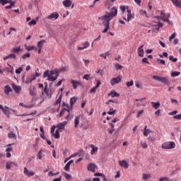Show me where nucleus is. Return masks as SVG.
Listing matches in <instances>:
<instances>
[{
	"label": "nucleus",
	"mask_w": 181,
	"mask_h": 181,
	"mask_svg": "<svg viewBox=\"0 0 181 181\" xmlns=\"http://www.w3.org/2000/svg\"><path fill=\"white\" fill-rule=\"evenodd\" d=\"M106 14L100 16L98 18L99 21H103V25H104V30L102 31L103 33H107L108 32V29H110V21H112L115 18V16H117L118 15V9L117 7L113 6L110 9V12L108 13V11L105 12Z\"/></svg>",
	"instance_id": "nucleus-1"
},
{
	"label": "nucleus",
	"mask_w": 181,
	"mask_h": 181,
	"mask_svg": "<svg viewBox=\"0 0 181 181\" xmlns=\"http://www.w3.org/2000/svg\"><path fill=\"white\" fill-rule=\"evenodd\" d=\"M43 77L46 78L48 81H56L59 77V74L56 71H46L44 72Z\"/></svg>",
	"instance_id": "nucleus-2"
},
{
	"label": "nucleus",
	"mask_w": 181,
	"mask_h": 181,
	"mask_svg": "<svg viewBox=\"0 0 181 181\" xmlns=\"http://www.w3.org/2000/svg\"><path fill=\"white\" fill-rule=\"evenodd\" d=\"M122 18L126 22H129L132 19H134V16L131 13V10L127 8V11L124 13H122Z\"/></svg>",
	"instance_id": "nucleus-3"
},
{
	"label": "nucleus",
	"mask_w": 181,
	"mask_h": 181,
	"mask_svg": "<svg viewBox=\"0 0 181 181\" xmlns=\"http://www.w3.org/2000/svg\"><path fill=\"white\" fill-rule=\"evenodd\" d=\"M162 149H175L176 148V144H175V141H167L164 142L161 145Z\"/></svg>",
	"instance_id": "nucleus-4"
},
{
	"label": "nucleus",
	"mask_w": 181,
	"mask_h": 181,
	"mask_svg": "<svg viewBox=\"0 0 181 181\" xmlns=\"http://www.w3.org/2000/svg\"><path fill=\"white\" fill-rule=\"evenodd\" d=\"M161 16L157 17L158 19H162L163 22H167L168 25H173V22L169 21V18H170V13L165 14L163 11H161Z\"/></svg>",
	"instance_id": "nucleus-5"
},
{
	"label": "nucleus",
	"mask_w": 181,
	"mask_h": 181,
	"mask_svg": "<svg viewBox=\"0 0 181 181\" xmlns=\"http://www.w3.org/2000/svg\"><path fill=\"white\" fill-rule=\"evenodd\" d=\"M153 80H156L157 81H160V83H163V84H165L166 86H169L170 84V81H169V79L166 77H160L158 76H153Z\"/></svg>",
	"instance_id": "nucleus-6"
},
{
	"label": "nucleus",
	"mask_w": 181,
	"mask_h": 181,
	"mask_svg": "<svg viewBox=\"0 0 181 181\" xmlns=\"http://www.w3.org/2000/svg\"><path fill=\"white\" fill-rule=\"evenodd\" d=\"M155 26V28L148 30V33H151V32H153V33H158V32H159V28H163V24H162L161 23H157Z\"/></svg>",
	"instance_id": "nucleus-7"
},
{
	"label": "nucleus",
	"mask_w": 181,
	"mask_h": 181,
	"mask_svg": "<svg viewBox=\"0 0 181 181\" xmlns=\"http://www.w3.org/2000/svg\"><path fill=\"white\" fill-rule=\"evenodd\" d=\"M59 18V13L57 12H54L51 13L49 16L47 17V19H49V21H56V19Z\"/></svg>",
	"instance_id": "nucleus-8"
},
{
	"label": "nucleus",
	"mask_w": 181,
	"mask_h": 181,
	"mask_svg": "<svg viewBox=\"0 0 181 181\" xmlns=\"http://www.w3.org/2000/svg\"><path fill=\"white\" fill-rule=\"evenodd\" d=\"M67 124V122H63L62 123H59L56 126V128H57V130H59V132H62L63 129H64V127Z\"/></svg>",
	"instance_id": "nucleus-9"
},
{
	"label": "nucleus",
	"mask_w": 181,
	"mask_h": 181,
	"mask_svg": "<svg viewBox=\"0 0 181 181\" xmlns=\"http://www.w3.org/2000/svg\"><path fill=\"white\" fill-rule=\"evenodd\" d=\"M121 76H117V78H113L110 81L111 86H115V84H118L119 83H121Z\"/></svg>",
	"instance_id": "nucleus-10"
},
{
	"label": "nucleus",
	"mask_w": 181,
	"mask_h": 181,
	"mask_svg": "<svg viewBox=\"0 0 181 181\" xmlns=\"http://www.w3.org/2000/svg\"><path fill=\"white\" fill-rule=\"evenodd\" d=\"M11 86H12L13 90H14V91L16 94H19L21 93L22 88L20 86L15 85V83H12Z\"/></svg>",
	"instance_id": "nucleus-11"
},
{
	"label": "nucleus",
	"mask_w": 181,
	"mask_h": 181,
	"mask_svg": "<svg viewBox=\"0 0 181 181\" xmlns=\"http://www.w3.org/2000/svg\"><path fill=\"white\" fill-rule=\"evenodd\" d=\"M119 165H120L122 168H124V169H128V168H129V164H128L125 160H119Z\"/></svg>",
	"instance_id": "nucleus-12"
},
{
	"label": "nucleus",
	"mask_w": 181,
	"mask_h": 181,
	"mask_svg": "<svg viewBox=\"0 0 181 181\" xmlns=\"http://www.w3.org/2000/svg\"><path fill=\"white\" fill-rule=\"evenodd\" d=\"M95 164L90 163L88 165V170H89L90 172H95Z\"/></svg>",
	"instance_id": "nucleus-13"
},
{
	"label": "nucleus",
	"mask_w": 181,
	"mask_h": 181,
	"mask_svg": "<svg viewBox=\"0 0 181 181\" xmlns=\"http://www.w3.org/2000/svg\"><path fill=\"white\" fill-rule=\"evenodd\" d=\"M4 93L6 95H9V93H12V88L9 85L4 86Z\"/></svg>",
	"instance_id": "nucleus-14"
},
{
	"label": "nucleus",
	"mask_w": 181,
	"mask_h": 181,
	"mask_svg": "<svg viewBox=\"0 0 181 181\" xmlns=\"http://www.w3.org/2000/svg\"><path fill=\"white\" fill-rule=\"evenodd\" d=\"M144 45H141L140 47L138 48V54L140 57H144Z\"/></svg>",
	"instance_id": "nucleus-15"
},
{
	"label": "nucleus",
	"mask_w": 181,
	"mask_h": 181,
	"mask_svg": "<svg viewBox=\"0 0 181 181\" xmlns=\"http://www.w3.org/2000/svg\"><path fill=\"white\" fill-rule=\"evenodd\" d=\"M71 83L73 85V88H74V90H76V88H77V87H78V86H81V84L79 81L74 80H72Z\"/></svg>",
	"instance_id": "nucleus-16"
},
{
	"label": "nucleus",
	"mask_w": 181,
	"mask_h": 181,
	"mask_svg": "<svg viewBox=\"0 0 181 181\" xmlns=\"http://www.w3.org/2000/svg\"><path fill=\"white\" fill-rule=\"evenodd\" d=\"M65 8H70L71 6V0H65L62 2Z\"/></svg>",
	"instance_id": "nucleus-17"
},
{
	"label": "nucleus",
	"mask_w": 181,
	"mask_h": 181,
	"mask_svg": "<svg viewBox=\"0 0 181 181\" xmlns=\"http://www.w3.org/2000/svg\"><path fill=\"white\" fill-rule=\"evenodd\" d=\"M88 46H90V42H86L85 43H83V47H78V50H84V49H87Z\"/></svg>",
	"instance_id": "nucleus-18"
},
{
	"label": "nucleus",
	"mask_w": 181,
	"mask_h": 181,
	"mask_svg": "<svg viewBox=\"0 0 181 181\" xmlns=\"http://www.w3.org/2000/svg\"><path fill=\"white\" fill-rule=\"evenodd\" d=\"M3 112L6 115V117H9V115L11 114V109L8 107H5L3 110Z\"/></svg>",
	"instance_id": "nucleus-19"
},
{
	"label": "nucleus",
	"mask_w": 181,
	"mask_h": 181,
	"mask_svg": "<svg viewBox=\"0 0 181 181\" xmlns=\"http://www.w3.org/2000/svg\"><path fill=\"white\" fill-rule=\"evenodd\" d=\"M108 96L111 97L112 98H114L115 97H119V94L115 91H113V92H110L108 94Z\"/></svg>",
	"instance_id": "nucleus-20"
},
{
	"label": "nucleus",
	"mask_w": 181,
	"mask_h": 181,
	"mask_svg": "<svg viewBox=\"0 0 181 181\" xmlns=\"http://www.w3.org/2000/svg\"><path fill=\"white\" fill-rule=\"evenodd\" d=\"M173 4L177 8H181V1L179 0H172Z\"/></svg>",
	"instance_id": "nucleus-21"
},
{
	"label": "nucleus",
	"mask_w": 181,
	"mask_h": 181,
	"mask_svg": "<svg viewBox=\"0 0 181 181\" xmlns=\"http://www.w3.org/2000/svg\"><path fill=\"white\" fill-rule=\"evenodd\" d=\"M100 84H101V82L100 81H98L96 86L90 89V93H95V90L96 88L100 87Z\"/></svg>",
	"instance_id": "nucleus-22"
},
{
	"label": "nucleus",
	"mask_w": 181,
	"mask_h": 181,
	"mask_svg": "<svg viewBox=\"0 0 181 181\" xmlns=\"http://www.w3.org/2000/svg\"><path fill=\"white\" fill-rule=\"evenodd\" d=\"M78 124H80V116H77L75 118V120H74V127H75V128H77V127H78Z\"/></svg>",
	"instance_id": "nucleus-23"
},
{
	"label": "nucleus",
	"mask_w": 181,
	"mask_h": 181,
	"mask_svg": "<svg viewBox=\"0 0 181 181\" xmlns=\"http://www.w3.org/2000/svg\"><path fill=\"white\" fill-rule=\"evenodd\" d=\"M152 106L153 107V108H155V110H158V108H159V107H160V103L157 102H151Z\"/></svg>",
	"instance_id": "nucleus-24"
},
{
	"label": "nucleus",
	"mask_w": 181,
	"mask_h": 181,
	"mask_svg": "<svg viewBox=\"0 0 181 181\" xmlns=\"http://www.w3.org/2000/svg\"><path fill=\"white\" fill-rule=\"evenodd\" d=\"M90 148H92V151H90V155H94V153L98 151V147H95L93 144L90 145Z\"/></svg>",
	"instance_id": "nucleus-25"
},
{
	"label": "nucleus",
	"mask_w": 181,
	"mask_h": 181,
	"mask_svg": "<svg viewBox=\"0 0 181 181\" xmlns=\"http://www.w3.org/2000/svg\"><path fill=\"white\" fill-rule=\"evenodd\" d=\"M60 131L59 130H56L55 133H54V134H52V136H54V138L56 139H59L60 138Z\"/></svg>",
	"instance_id": "nucleus-26"
},
{
	"label": "nucleus",
	"mask_w": 181,
	"mask_h": 181,
	"mask_svg": "<svg viewBox=\"0 0 181 181\" xmlns=\"http://www.w3.org/2000/svg\"><path fill=\"white\" fill-rule=\"evenodd\" d=\"M46 43V40H41L37 42V47L38 48H42L43 47V44Z\"/></svg>",
	"instance_id": "nucleus-27"
},
{
	"label": "nucleus",
	"mask_w": 181,
	"mask_h": 181,
	"mask_svg": "<svg viewBox=\"0 0 181 181\" xmlns=\"http://www.w3.org/2000/svg\"><path fill=\"white\" fill-rule=\"evenodd\" d=\"M77 101V98L76 97H73L70 99V105L71 107H73L74 104H76V102Z\"/></svg>",
	"instance_id": "nucleus-28"
},
{
	"label": "nucleus",
	"mask_w": 181,
	"mask_h": 181,
	"mask_svg": "<svg viewBox=\"0 0 181 181\" xmlns=\"http://www.w3.org/2000/svg\"><path fill=\"white\" fill-rule=\"evenodd\" d=\"M36 78V77L33 75L30 76V78H28V80L25 81L26 84H29V83H32V81H33V80H35Z\"/></svg>",
	"instance_id": "nucleus-29"
},
{
	"label": "nucleus",
	"mask_w": 181,
	"mask_h": 181,
	"mask_svg": "<svg viewBox=\"0 0 181 181\" xmlns=\"http://www.w3.org/2000/svg\"><path fill=\"white\" fill-rule=\"evenodd\" d=\"M148 142H151L152 144H153V142H155V141H156V138H155V136H149L148 137Z\"/></svg>",
	"instance_id": "nucleus-30"
},
{
	"label": "nucleus",
	"mask_w": 181,
	"mask_h": 181,
	"mask_svg": "<svg viewBox=\"0 0 181 181\" xmlns=\"http://www.w3.org/2000/svg\"><path fill=\"white\" fill-rule=\"evenodd\" d=\"M178 76H180V71H173L171 72V77H177Z\"/></svg>",
	"instance_id": "nucleus-31"
},
{
	"label": "nucleus",
	"mask_w": 181,
	"mask_h": 181,
	"mask_svg": "<svg viewBox=\"0 0 181 181\" xmlns=\"http://www.w3.org/2000/svg\"><path fill=\"white\" fill-rule=\"evenodd\" d=\"M8 138H16V134L15 133H13V131L10 132L8 134Z\"/></svg>",
	"instance_id": "nucleus-32"
},
{
	"label": "nucleus",
	"mask_w": 181,
	"mask_h": 181,
	"mask_svg": "<svg viewBox=\"0 0 181 181\" xmlns=\"http://www.w3.org/2000/svg\"><path fill=\"white\" fill-rule=\"evenodd\" d=\"M12 165H15V163L9 162V161L7 162L6 165V169H8V170L11 169Z\"/></svg>",
	"instance_id": "nucleus-33"
},
{
	"label": "nucleus",
	"mask_w": 181,
	"mask_h": 181,
	"mask_svg": "<svg viewBox=\"0 0 181 181\" xmlns=\"http://www.w3.org/2000/svg\"><path fill=\"white\" fill-rule=\"evenodd\" d=\"M30 95H31V97H36V93L35 92V88H33V89H30Z\"/></svg>",
	"instance_id": "nucleus-34"
},
{
	"label": "nucleus",
	"mask_w": 181,
	"mask_h": 181,
	"mask_svg": "<svg viewBox=\"0 0 181 181\" xmlns=\"http://www.w3.org/2000/svg\"><path fill=\"white\" fill-rule=\"evenodd\" d=\"M11 51L13 52V53H18V52H21V47H13Z\"/></svg>",
	"instance_id": "nucleus-35"
},
{
	"label": "nucleus",
	"mask_w": 181,
	"mask_h": 181,
	"mask_svg": "<svg viewBox=\"0 0 181 181\" xmlns=\"http://www.w3.org/2000/svg\"><path fill=\"white\" fill-rule=\"evenodd\" d=\"M11 2H12V0H0V4H2L3 5L11 4Z\"/></svg>",
	"instance_id": "nucleus-36"
},
{
	"label": "nucleus",
	"mask_w": 181,
	"mask_h": 181,
	"mask_svg": "<svg viewBox=\"0 0 181 181\" xmlns=\"http://www.w3.org/2000/svg\"><path fill=\"white\" fill-rule=\"evenodd\" d=\"M159 181H173V180L164 177H160Z\"/></svg>",
	"instance_id": "nucleus-37"
},
{
	"label": "nucleus",
	"mask_w": 181,
	"mask_h": 181,
	"mask_svg": "<svg viewBox=\"0 0 181 181\" xmlns=\"http://www.w3.org/2000/svg\"><path fill=\"white\" fill-rule=\"evenodd\" d=\"M111 103L117 104L118 102L114 101L112 100H109L107 102H106V105H108L109 107H111Z\"/></svg>",
	"instance_id": "nucleus-38"
},
{
	"label": "nucleus",
	"mask_w": 181,
	"mask_h": 181,
	"mask_svg": "<svg viewBox=\"0 0 181 181\" xmlns=\"http://www.w3.org/2000/svg\"><path fill=\"white\" fill-rule=\"evenodd\" d=\"M23 71V68L22 66L19 67L18 69H16V74H21Z\"/></svg>",
	"instance_id": "nucleus-39"
},
{
	"label": "nucleus",
	"mask_w": 181,
	"mask_h": 181,
	"mask_svg": "<svg viewBox=\"0 0 181 181\" xmlns=\"http://www.w3.org/2000/svg\"><path fill=\"white\" fill-rule=\"evenodd\" d=\"M115 67L117 71L124 69V66H121L119 64H116Z\"/></svg>",
	"instance_id": "nucleus-40"
},
{
	"label": "nucleus",
	"mask_w": 181,
	"mask_h": 181,
	"mask_svg": "<svg viewBox=\"0 0 181 181\" xmlns=\"http://www.w3.org/2000/svg\"><path fill=\"white\" fill-rule=\"evenodd\" d=\"M8 66H10V67L7 68V71L11 73V74H13V68L10 64H8Z\"/></svg>",
	"instance_id": "nucleus-41"
},
{
	"label": "nucleus",
	"mask_w": 181,
	"mask_h": 181,
	"mask_svg": "<svg viewBox=\"0 0 181 181\" xmlns=\"http://www.w3.org/2000/svg\"><path fill=\"white\" fill-rule=\"evenodd\" d=\"M66 111H67L68 112H70V110H69L66 108H63L59 113V117H62V115H63V114H64V112H66Z\"/></svg>",
	"instance_id": "nucleus-42"
},
{
	"label": "nucleus",
	"mask_w": 181,
	"mask_h": 181,
	"mask_svg": "<svg viewBox=\"0 0 181 181\" xmlns=\"http://www.w3.org/2000/svg\"><path fill=\"white\" fill-rule=\"evenodd\" d=\"M141 147L144 149H146L148 148V144L145 141H141Z\"/></svg>",
	"instance_id": "nucleus-43"
},
{
	"label": "nucleus",
	"mask_w": 181,
	"mask_h": 181,
	"mask_svg": "<svg viewBox=\"0 0 181 181\" xmlns=\"http://www.w3.org/2000/svg\"><path fill=\"white\" fill-rule=\"evenodd\" d=\"M70 165H71L70 163H67L64 168V170H66V172H69V170H70Z\"/></svg>",
	"instance_id": "nucleus-44"
},
{
	"label": "nucleus",
	"mask_w": 181,
	"mask_h": 181,
	"mask_svg": "<svg viewBox=\"0 0 181 181\" xmlns=\"http://www.w3.org/2000/svg\"><path fill=\"white\" fill-rule=\"evenodd\" d=\"M126 86L127 87H132V86H134V81L131 80L130 81L127 82Z\"/></svg>",
	"instance_id": "nucleus-45"
},
{
	"label": "nucleus",
	"mask_w": 181,
	"mask_h": 181,
	"mask_svg": "<svg viewBox=\"0 0 181 181\" xmlns=\"http://www.w3.org/2000/svg\"><path fill=\"white\" fill-rule=\"evenodd\" d=\"M42 153H43V150H40L37 153V157L40 160H41V159L42 158Z\"/></svg>",
	"instance_id": "nucleus-46"
},
{
	"label": "nucleus",
	"mask_w": 181,
	"mask_h": 181,
	"mask_svg": "<svg viewBox=\"0 0 181 181\" xmlns=\"http://www.w3.org/2000/svg\"><path fill=\"white\" fill-rule=\"evenodd\" d=\"M169 60L173 62V63H176V62H177V58H174L173 56L170 55L169 57Z\"/></svg>",
	"instance_id": "nucleus-47"
},
{
	"label": "nucleus",
	"mask_w": 181,
	"mask_h": 181,
	"mask_svg": "<svg viewBox=\"0 0 181 181\" xmlns=\"http://www.w3.org/2000/svg\"><path fill=\"white\" fill-rule=\"evenodd\" d=\"M151 132H152V131L151 129H148L146 132H143V135H144V136H148V135H149V134H151Z\"/></svg>",
	"instance_id": "nucleus-48"
},
{
	"label": "nucleus",
	"mask_w": 181,
	"mask_h": 181,
	"mask_svg": "<svg viewBox=\"0 0 181 181\" xmlns=\"http://www.w3.org/2000/svg\"><path fill=\"white\" fill-rule=\"evenodd\" d=\"M64 176L65 179H66L67 180H69V179H71V175H70L69 173H64Z\"/></svg>",
	"instance_id": "nucleus-49"
},
{
	"label": "nucleus",
	"mask_w": 181,
	"mask_h": 181,
	"mask_svg": "<svg viewBox=\"0 0 181 181\" xmlns=\"http://www.w3.org/2000/svg\"><path fill=\"white\" fill-rule=\"evenodd\" d=\"M36 20H32L30 23H28L29 26H35L36 25Z\"/></svg>",
	"instance_id": "nucleus-50"
},
{
	"label": "nucleus",
	"mask_w": 181,
	"mask_h": 181,
	"mask_svg": "<svg viewBox=\"0 0 181 181\" xmlns=\"http://www.w3.org/2000/svg\"><path fill=\"white\" fill-rule=\"evenodd\" d=\"M148 177H151V175L148 174H143V180H147Z\"/></svg>",
	"instance_id": "nucleus-51"
},
{
	"label": "nucleus",
	"mask_w": 181,
	"mask_h": 181,
	"mask_svg": "<svg viewBox=\"0 0 181 181\" xmlns=\"http://www.w3.org/2000/svg\"><path fill=\"white\" fill-rule=\"evenodd\" d=\"M107 114L109 115H115V110H114L113 108H110V111L107 112Z\"/></svg>",
	"instance_id": "nucleus-52"
},
{
	"label": "nucleus",
	"mask_w": 181,
	"mask_h": 181,
	"mask_svg": "<svg viewBox=\"0 0 181 181\" xmlns=\"http://www.w3.org/2000/svg\"><path fill=\"white\" fill-rule=\"evenodd\" d=\"M23 59L25 60L26 59H29L30 57V53H27L23 55Z\"/></svg>",
	"instance_id": "nucleus-53"
},
{
	"label": "nucleus",
	"mask_w": 181,
	"mask_h": 181,
	"mask_svg": "<svg viewBox=\"0 0 181 181\" xmlns=\"http://www.w3.org/2000/svg\"><path fill=\"white\" fill-rule=\"evenodd\" d=\"M120 9L122 11V13H124V12H127V7H125V6H121Z\"/></svg>",
	"instance_id": "nucleus-54"
},
{
	"label": "nucleus",
	"mask_w": 181,
	"mask_h": 181,
	"mask_svg": "<svg viewBox=\"0 0 181 181\" xmlns=\"http://www.w3.org/2000/svg\"><path fill=\"white\" fill-rule=\"evenodd\" d=\"M12 144H8V147L6 149V152H11L12 151V147L11 146Z\"/></svg>",
	"instance_id": "nucleus-55"
},
{
	"label": "nucleus",
	"mask_w": 181,
	"mask_h": 181,
	"mask_svg": "<svg viewBox=\"0 0 181 181\" xmlns=\"http://www.w3.org/2000/svg\"><path fill=\"white\" fill-rule=\"evenodd\" d=\"M59 172L56 173H53V171H50L49 173H48V175L49 176H56L57 175H59Z\"/></svg>",
	"instance_id": "nucleus-56"
},
{
	"label": "nucleus",
	"mask_w": 181,
	"mask_h": 181,
	"mask_svg": "<svg viewBox=\"0 0 181 181\" xmlns=\"http://www.w3.org/2000/svg\"><path fill=\"white\" fill-rule=\"evenodd\" d=\"M157 62H159V64H163V66H165V60H163V59H157Z\"/></svg>",
	"instance_id": "nucleus-57"
},
{
	"label": "nucleus",
	"mask_w": 181,
	"mask_h": 181,
	"mask_svg": "<svg viewBox=\"0 0 181 181\" xmlns=\"http://www.w3.org/2000/svg\"><path fill=\"white\" fill-rule=\"evenodd\" d=\"M77 153H78L79 156H83V155H84V151L83 149H81Z\"/></svg>",
	"instance_id": "nucleus-58"
},
{
	"label": "nucleus",
	"mask_w": 181,
	"mask_h": 181,
	"mask_svg": "<svg viewBox=\"0 0 181 181\" xmlns=\"http://www.w3.org/2000/svg\"><path fill=\"white\" fill-rule=\"evenodd\" d=\"M176 37V33H173L171 36L169 37V40L171 41L173 39H175Z\"/></svg>",
	"instance_id": "nucleus-59"
},
{
	"label": "nucleus",
	"mask_w": 181,
	"mask_h": 181,
	"mask_svg": "<svg viewBox=\"0 0 181 181\" xmlns=\"http://www.w3.org/2000/svg\"><path fill=\"white\" fill-rule=\"evenodd\" d=\"M56 129V126H52L51 128V134L52 135H54V130Z\"/></svg>",
	"instance_id": "nucleus-60"
},
{
	"label": "nucleus",
	"mask_w": 181,
	"mask_h": 181,
	"mask_svg": "<svg viewBox=\"0 0 181 181\" xmlns=\"http://www.w3.org/2000/svg\"><path fill=\"white\" fill-rule=\"evenodd\" d=\"M8 57H9V59H16V54H10Z\"/></svg>",
	"instance_id": "nucleus-61"
},
{
	"label": "nucleus",
	"mask_w": 181,
	"mask_h": 181,
	"mask_svg": "<svg viewBox=\"0 0 181 181\" xmlns=\"http://www.w3.org/2000/svg\"><path fill=\"white\" fill-rule=\"evenodd\" d=\"M83 78L85 80H86L87 81H88L90 80V75H88V74L84 75Z\"/></svg>",
	"instance_id": "nucleus-62"
},
{
	"label": "nucleus",
	"mask_w": 181,
	"mask_h": 181,
	"mask_svg": "<svg viewBox=\"0 0 181 181\" xmlns=\"http://www.w3.org/2000/svg\"><path fill=\"white\" fill-rule=\"evenodd\" d=\"M73 119V115H68L66 117V119H67L68 121H70V119Z\"/></svg>",
	"instance_id": "nucleus-63"
},
{
	"label": "nucleus",
	"mask_w": 181,
	"mask_h": 181,
	"mask_svg": "<svg viewBox=\"0 0 181 181\" xmlns=\"http://www.w3.org/2000/svg\"><path fill=\"white\" fill-rule=\"evenodd\" d=\"M176 114H177V110H175V111H173L171 112H169V115H176Z\"/></svg>",
	"instance_id": "nucleus-64"
}]
</instances>
